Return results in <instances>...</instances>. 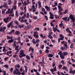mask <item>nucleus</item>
Listing matches in <instances>:
<instances>
[{"mask_svg": "<svg viewBox=\"0 0 75 75\" xmlns=\"http://www.w3.org/2000/svg\"><path fill=\"white\" fill-rule=\"evenodd\" d=\"M61 43L62 44H63V45H64V47H62L60 48V49L62 51H65V50L68 48V47H67V46H68L67 45V42L63 41L62 42H61Z\"/></svg>", "mask_w": 75, "mask_h": 75, "instance_id": "f257e3e1", "label": "nucleus"}, {"mask_svg": "<svg viewBox=\"0 0 75 75\" xmlns=\"http://www.w3.org/2000/svg\"><path fill=\"white\" fill-rule=\"evenodd\" d=\"M24 52L23 51V50H21L20 51V52L19 53V56L20 58H21L23 57H25L26 54H24Z\"/></svg>", "mask_w": 75, "mask_h": 75, "instance_id": "f03ea898", "label": "nucleus"}, {"mask_svg": "<svg viewBox=\"0 0 75 75\" xmlns=\"http://www.w3.org/2000/svg\"><path fill=\"white\" fill-rule=\"evenodd\" d=\"M59 36L60 38H59L58 39V40L59 42H60V40H64V36H63L62 34H60Z\"/></svg>", "mask_w": 75, "mask_h": 75, "instance_id": "7ed1b4c3", "label": "nucleus"}, {"mask_svg": "<svg viewBox=\"0 0 75 75\" xmlns=\"http://www.w3.org/2000/svg\"><path fill=\"white\" fill-rule=\"evenodd\" d=\"M6 29V27H4L3 28H0V31L1 32H4V33L5 32V30Z\"/></svg>", "mask_w": 75, "mask_h": 75, "instance_id": "20e7f679", "label": "nucleus"}, {"mask_svg": "<svg viewBox=\"0 0 75 75\" xmlns=\"http://www.w3.org/2000/svg\"><path fill=\"white\" fill-rule=\"evenodd\" d=\"M16 70H14L13 72V74L14 75H16H16H17V74L19 75V74H20V71H18H18H16Z\"/></svg>", "mask_w": 75, "mask_h": 75, "instance_id": "39448f33", "label": "nucleus"}, {"mask_svg": "<svg viewBox=\"0 0 75 75\" xmlns=\"http://www.w3.org/2000/svg\"><path fill=\"white\" fill-rule=\"evenodd\" d=\"M52 34V32H50L49 33L48 37L50 39H52L53 38V37L51 36V34Z\"/></svg>", "mask_w": 75, "mask_h": 75, "instance_id": "423d86ee", "label": "nucleus"}, {"mask_svg": "<svg viewBox=\"0 0 75 75\" xmlns=\"http://www.w3.org/2000/svg\"><path fill=\"white\" fill-rule=\"evenodd\" d=\"M36 33H37V32H35L34 33L33 35V37H34L35 38H39V36L38 35H37L36 34Z\"/></svg>", "mask_w": 75, "mask_h": 75, "instance_id": "0eeeda50", "label": "nucleus"}, {"mask_svg": "<svg viewBox=\"0 0 75 75\" xmlns=\"http://www.w3.org/2000/svg\"><path fill=\"white\" fill-rule=\"evenodd\" d=\"M4 7H5L6 8H8V6H7V4L6 2H4V4L3 5Z\"/></svg>", "mask_w": 75, "mask_h": 75, "instance_id": "6e6552de", "label": "nucleus"}, {"mask_svg": "<svg viewBox=\"0 0 75 75\" xmlns=\"http://www.w3.org/2000/svg\"><path fill=\"white\" fill-rule=\"evenodd\" d=\"M32 10H33V12H35V11H36V8L35 7V6L34 5H33L32 6Z\"/></svg>", "mask_w": 75, "mask_h": 75, "instance_id": "1a4fd4ad", "label": "nucleus"}, {"mask_svg": "<svg viewBox=\"0 0 75 75\" xmlns=\"http://www.w3.org/2000/svg\"><path fill=\"white\" fill-rule=\"evenodd\" d=\"M13 21H11L10 23L8 25H7V27L8 28H10V27H11V26H13Z\"/></svg>", "mask_w": 75, "mask_h": 75, "instance_id": "9d476101", "label": "nucleus"}, {"mask_svg": "<svg viewBox=\"0 0 75 75\" xmlns=\"http://www.w3.org/2000/svg\"><path fill=\"white\" fill-rule=\"evenodd\" d=\"M50 14V18L51 19H53L54 18V15L53 14H52V13L51 12L49 13Z\"/></svg>", "mask_w": 75, "mask_h": 75, "instance_id": "9b49d317", "label": "nucleus"}, {"mask_svg": "<svg viewBox=\"0 0 75 75\" xmlns=\"http://www.w3.org/2000/svg\"><path fill=\"white\" fill-rule=\"evenodd\" d=\"M63 70H65L66 72H68V69L67 68V67L65 66L63 67L62 68Z\"/></svg>", "mask_w": 75, "mask_h": 75, "instance_id": "f8f14e48", "label": "nucleus"}, {"mask_svg": "<svg viewBox=\"0 0 75 75\" xmlns=\"http://www.w3.org/2000/svg\"><path fill=\"white\" fill-rule=\"evenodd\" d=\"M38 6H39V8H41V7H42V6H41V2L40 1H39L38 2Z\"/></svg>", "mask_w": 75, "mask_h": 75, "instance_id": "ddd939ff", "label": "nucleus"}, {"mask_svg": "<svg viewBox=\"0 0 75 75\" xmlns=\"http://www.w3.org/2000/svg\"><path fill=\"white\" fill-rule=\"evenodd\" d=\"M50 71H57V66H55L53 69H50Z\"/></svg>", "mask_w": 75, "mask_h": 75, "instance_id": "4468645a", "label": "nucleus"}, {"mask_svg": "<svg viewBox=\"0 0 75 75\" xmlns=\"http://www.w3.org/2000/svg\"><path fill=\"white\" fill-rule=\"evenodd\" d=\"M14 41V40L13 39H11V40H9L8 41V43H9V44H10V43H11V42H13Z\"/></svg>", "mask_w": 75, "mask_h": 75, "instance_id": "2eb2a0df", "label": "nucleus"}, {"mask_svg": "<svg viewBox=\"0 0 75 75\" xmlns=\"http://www.w3.org/2000/svg\"><path fill=\"white\" fill-rule=\"evenodd\" d=\"M7 40H11L12 39H13V37H12V36H7Z\"/></svg>", "mask_w": 75, "mask_h": 75, "instance_id": "dca6fc26", "label": "nucleus"}, {"mask_svg": "<svg viewBox=\"0 0 75 75\" xmlns=\"http://www.w3.org/2000/svg\"><path fill=\"white\" fill-rule=\"evenodd\" d=\"M58 7L59 10H60V11H62L63 10V9L61 7V6H60L58 5Z\"/></svg>", "mask_w": 75, "mask_h": 75, "instance_id": "f3484780", "label": "nucleus"}, {"mask_svg": "<svg viewBox=\"0 0 75 75\" xmlns=\"http://www.w3.org/2000/svg\"><path fill=\"white\" fill-rule=\"evenodd\" d=\"M3 49H2L3 50V52H6V51H7V50H6V47H3Z\"/></svg>", "mask_w": 75, "mask_h": 75, "instance_id": "a211bd4d", "label": "nucleus"}, {"mask_svg": "<svg viewBox=\"0 0 75 75\" xmlns=\"http://www.w3.org/2000/svg\"><path fill=\"white\" fill-rule=\"evenodd\" d=\"M60 57L61 58V59H64L65 58V56L62 54L60 55Z\"/></svg>", "mask_w": 75, "mask_h": 75, "instance_id": "6ab92c4d", "label": "nucleus"}, {"mask_svg": "<svg viewBox=\"0 0 75 75\" xmlns=\"http://www.w3.org/2000/svg\"><path fill=\"white\" fill-rule=\"evenodd\" d=\"M45 8L47 9V10L48 11H50V8L48 7L47 6H45Z\"/></svg>", "mask_w": 75, "mask_h": 75, "instance_id": "aec40b11", "label": "nucleus"}, {"mask_svg": "<svg viewBox=\"0 0 75 75\" xmlns=\"http://www.w3.org/2000/svg\"><path fill=\"white\" fill-rule=\"evenodd\" d=\"M69 17L70 19H75V18L74 17V16H73L72 15H70L69 16Z\"/></svg>", "mask_w": 75, "mask_h": 75, "instance_id": "412c9836", "label": "nucleus"}, {"mask_svg": "<svg viewBox=\"0 0 75 75\" xmlns=\"http://www.w3.org/2000/svg\"><path fill=\"white\" fill-rule=\"evenodd\" d=\"M14 68L15 69H16V72H18V69L17 66V65H16L15 66Z\"/></svg>", "mask_w": 75, "mask_h": 75, "instance_id": "4be33fe9", "label": "nucleus"}, {"mask_svg": "<svg viewBox=\"0 0 75 75\" xmlns=\"http://www.w3.org/2000/svg\"><path fill=\"white\" fill-rule=\"evenodd\" d=\"M24 67L25 69V72H27L28 70V68H27V66H24Z\"/></svg>", "mask_w": 75, "mask_h": 75, "instance_id": "5701e85b", "label": "nucleus"}, {"mask_svg": "<svg viewBox=\"0 0 75 75\" xmlns=\"http://www.w3.org/2000/svg\"><path fill=\"white\" fill-rule=\"evenodd\" d=\"M35 41V39H33V40L32 41V42L34 44H36V42Z\"/></svg>", "mask_w": 75, "mask_h": 75, "instance_id": "b1692460", "label": "nucleus"}, {"mask_svg": "<svg viewBox=\"0 0 75 75\" xmlns=\"http://www.w3.org/2000/svg\"><path fill=\"white\" fill-rule=\"evenodd\" d=\"M63 54L65 56V55H68V52H64L63 53Z\"/></svg>", "mask_w": 75, "mask_h": 75, "instance_id": "393cba45", "label": "nucleus"}, {"mask_svg": "<svg viewBox=\"0 0 75 75\" xmlns=\"http://www.w3.org/2000/svg\"><path fill=\"white\" fill-rule=\"evenodd\" d=\"M27 19H25V20H23V19H22L21 21V22H22V23H26L27 22Z\"/></svg>", "mask_w": 75, "mask_h": 75, "instance_id": "a878e982", "label": "nucleus"}, {"mask_svg": "<svg viewBox=\"0 0 75 75\" xmlns=\"http://www.w3.org/2000/svg\"><path fill=\"white\" fill-rule=\"evenodd\" d=\"M57 28H55L54 27H53V30L54 31V32H55L56 31H57Z\"/></svg>", "mask_w": 75, "mask_h": 75, "instance_id": "bb28decb", "label": "nucleus"}, {"mask_svg": "<svg viewBox=\"0 0 75 75\" xmlns=\"http://www.w3.org/2000/svg\"><path fill=\"white\" fill-rule=\"evenodd\" d=\"M53 56H54V55L53 54H48V57H53Z\"/></svg>", "mask_w": 75, "mask_h": 75, "instance_id": "cd10ccee", "label": "nucleus"}, {"mask_svg": "<svg viewBox=\"0 0 75 75\" xmlns=\"http://www.w3.org/2000/svg\"><path fill=\"white\" fill-rule=\"evenodd\" d=\"M69 73H70V74H72L73 75H74V71L73 70L70 71H69Z\"/></svg>", "mask_w": 75, "mask_h": 75, "instance_id": "c85d7f7f", "label": "nucleus"}, {"mask_svg": "<svg viewBox=\"0 0 75 75\" xmlns=\"http://www.w3.org/2000/svg\"><path fill=\"white\" fill-rule=\"evenodd\" d=\"M8 20L7 19H4V21L5 23H7L8 22Z\"/></svg>", "mask_w": 75, "mask_h": 75, "instance_id": "c756f323", "label": "nucleus"}, {"mask_svg": "<svg viewBox=\"0 0 75 75\" xmlns=\"http://www.w3.org/2000/svg\"><path fill=\"white\" fill-rule=\"evenodd\" d=\"M29 17H30V15H29V13H27L26 17V18H29Z\"/></svg>", "mask_w": 75, "mask_h": 75, "instance_id": "7c9ffc66", "label": "nucleus"}, {"mask_svg": "<svg viewBox=\"0 0 75 75\" xmlns=\"http://www.w3.org/2000/svg\"><path fill=\"white\" fill-rule=\"evenodd\" d=\"M63 25V23H62V21H61V23L59 25V26L60 27H62Z\"/></svg>", "mask_w": 75, "mask_h": 75, "instance_id": "2f4dec72", "label": "nucleus"}, {"mask_svg": "<svg viewBox=\"0 0 75 75\" xmlns=\"http://www.w3.org/2000/svg\"><path fill=\"white\" fill-rule=\"evenodd\" d=\"M74 45V43H71V45L70 46V48H72V47H73V45Z\"/></svg>", "mask_w": 75, "mask_h": 75, "instance_id": "473e14b6", "label": "nucleus"}, {"mask_svg": "<svg viewBox=\"0 0 75 75\" xmlns=\"http://www.w3.org/2000/svg\"><path fill=\"white\" fill-rule=\"evenodd\" d=\"M8 1L9 3H8V4H9V5H11V1L10 0H8Z\"/></svg>", "mask_w": 75, "mask_h": 75, "instance_id": "72a5a7b5", "label": "nucleus"}, {"mask_svg": "<svg viewBox=\"0 0 75 75\" xmlns=\"http://www.w3.org/2000/svg\"><path fill=\"white\" fill-rule=\"evenodd\" d=\"M26 59H29V60H30V57L29 56L27 55L26 56Z\"/></svg>", "mask_w": 75, "mask_h": 75, "instance_id": "f704fd0d", "label": "nucleus"}, {"mask_svg": "<svg viewBox=\"0 0 75 75\" xmlns=\"http://www.w3.org/2000/svg\"><path fill=\"white\" fill-rule=\"evenodd\" d=\"M15 33L16 35H18V34H20V32L18 31H16Z\"/></svg>", "mask_w": 75, "mask_h": 75, "instance_id": "c9c22d12", "label": "nucleus"}, {"mask_svg": "<svg viewBox=\"0 0 75 75\" xmlns=\"http://www.w3.org/2000/svg\"><path fill=\"white\" fill-rule=\"evenodd\" d=\"M30 50H31V51H34V49L31 48V47H30L29 49V51H30Z\"/></svg>", "mask_w": 75, "mask_h": 75, "instance_id": "e433bc0d", "label": "nucleus"}, {"mask_svg": "<svg viewBox=\"0 0 75 75\" xmlns=\"http://www.w3.org/2000/svg\"><path fill=\"white\" fill-rule=\"evenodd\" d=\"M62 67V65L61 64H59L58 66V68L59 69H61Z\"/></svg>", "mask_w": 75, "mask_h": 75, "instance_id": "4c0bfd02", "label": "nucleus"}, {"mask_svg": "<svg viewBox=\"0 0 75 75\" xmlns=\"http://www.w3.org/2000/svg\"><path fill=\"white\" fill-rule=\"evenodd\" d=\"M13 9H11L10 11V13H9V14H10V13H11V14H12L13 13Z\"/></svg>", "mask_w": 75, "mask_h": 75, "instance_id": "58836bf2", "label": "nucleus"}, {"mask_svg": "<svg viewBox=\"0 0 75 75\" xmlns=\"http://www.w3.org/2000/svg\"><path fill=\"white\" fill-rule=\"evenodd\" d=\"M62 54V52L60 51L58 53V55H61Z\"/></svg>", "mask_w": 75, "mask_h": 75, "instance_id": "ea45409f", "label": "nucleus"}, {"mask_svg": "<svg viewBox=\"0 0 75 75\" xmlns=\"http://www.w3.org/2000/svg\"><path fill=\"white\" fill-rule=\"evenodd\" d=\"M29 26H28L26 27L25 28L24 30H28L29 29Z\"/></svg>", "mask_w": 75, "mask_h": 75, "instance_id": "a19ab883", "label": "nucleus"}, {"mask_svg": "<svg viewBox=\"0 0 75 75\" xmlns=\"http://www.w3.org/2000/svg\"><path fill=\"white\" fill-rule=\"evenodd\" d=\"M6 11V9H3L2 10V14H4V12H5Z\"/></svg>", "mask_w": 75, "mask_h": 75, "instance_id": "79ce46f5", "label": "nucleus"}, {"mask_svg": "<svg viewBox=\"0 0 75 75\" xmlns=\"http://www.w3.org/2000/svg\"><path fill=\"white\" fill-rule=\"evenodd\" d=\"M14 23L16 24V25H18V22L16 21H15Z\"/></svg>", "mask_w": 75, "mask_h": 75, "instance_id": "37998d69", "label": "nucleus"}, {"mask_svg": "<svg viewBox=\"0 0 75 75\" xmlns=\"http://www.w3.org/2000/svg\"><path fill=\"white\" fill-rule=\"evenodd\" d=\"M25 17H26V14H25L24 15V16L22 17V19H24L25 18Z\"/></svg>", "mask_w": 75, "mask_h": 75, "instance_id": "c03bdc74", "label": "nucleus"}, {"mask_svg": "<svg viewBox=\"0 0 75 75\" xmlns=\"http://www.w3.org/2000/svg\"><path fill=\"white\" fill-rule=\"evenodd\" d=\"M54 16L55 17V18H58V19H59V17H58V15H54Z\"/></svg>", "mask_w": 75, "mask_h": 75, "instance_id": "a18cd8bd", "label": "nucleus"}, {"mask_svg": "<svg viewBox=\"0 0 75 75\" xmlns=\"http://www.w3.org/2000/svg\"><path fill=\"white\" fill-rule=\"evenodd\" d=\"M4 67L6 68V69H8V66L7 65H4Z\"/></svg>", "mask_w": 75, "mask_h": 75, "instance_id": "49530a36", "label": "nucleus"}, {"mask_svg": "<svg viewBox=\"0 0 75 75\" xmlns=\"http://www.w3.org/2000/svg\"><path fill=\"white\" fill-rule=\"evenodd\" d=\"M64 21H69V19H63Z\"/></svg>", "mask_w": 75, "mask_h": 75, "instance_id": "de8ad7c7", "label": "nucleus"}, {"mask_svg": "<svg viewBox=\"0 0 75 75\" xmlns=\"http://www.w3.org/2000/svg\"><path fill=\"white\" fill-rule=\"evenodd\" d=\"M66 30L67 31V32H68V31L69 30V28H67L66 29Z\"/></svg>", "mask_w": 75, "mask_h": 75, "instance_id": "09e8293b", "label": "nucleus"}, {"mask_svg": "<svg viewBox=\"0 0 75 75\" xmlns=\"http://www.w3.org/2000/svg\"><path fill=\"white\" fill-rule=\"evenodd\" d=\"M39 42H40V40L38 39H37L36 40V43H38Z\"/></svg>", "mask_w": 75, "mask_h": 75, "instance_id": "8fccbe9b", "label": "nucleus"}, {"mask_svg": "<svg viewBox=\"0 0 75 75\" xmlns=\"http://www.w3.org/2000/svg\"><path fill=\"white\" fill-rule=\"evenodd\" d=\"M21 60L22 61V63H24V59L21 58Z\"/></svg>", "mask_w": 75, "mask_h": 75, "instance_id": "3c124183", "label": "nucleus"}, {"mask_svg": "<svg viewBox=\"0 0 75 75\" xmlns=\"http://www.w3.org/2000/svg\"><path fill=\"white\" fill-rule=\"evenodd\" d=\"M61 11H60V10L59 11L58 13H59L60 15H62V12H60Z\"/></svg>", "mask_w": 75, "mask_h": 75, "instance_id": "603ef678", "label": "nucleus"}, {"mask_svg": "<svg viewBox=\"0 0 75 75\" xmlns=\"http://www.w3.org/2000/svg\"><path fill=\"white\" fill-rule=\"evenodd\" d=\"M50 24L51 26H52V27H54L55 26V25H54L53 24V23L52 22H51L50 23Z\"/></svg>", "mask_w": 75, "mask_h": 75, "instance_id": "864d4df0", "label": "nucleus"}, {"mask_svg": "<svg viewBox=\"0 0 75 75\" xmlns=\"http://www.w3.org/2000/svg\"><path fill=\"white\" fill-rule=\"evenodd\" d=\"M61 62L62 63V64H63V65H65V62L64 60H62L61 61Z\"/></svg>", "mask_w": 75, "mask_h": 75, "instance_id": "5fc2aeb1", "label": "nucleus"}, {"mask_svg": "<svg viewBox=\"0 0 75 75\" xmlns=\"http://www.w3.org/2000/svg\"><path fill=\"white\" fill-rule=\"evenodd\" d=\"M52 66L53 67H55V62H54L52 64Z\"/></svg>", "mask_w": 75, "mask_h": 75, "instance_id": "6e6d98bb", "label": "nucleus"}, {"mask_svg": "<svg viewBox=\"0 0 75 75\" xmlns=\"http://www.w3.org/2000/svg\"><path fill=\"white\" fill-rule=\"evenodd\" d=\"M75 2V0H71V3L72 4H74Z\"/></svg>", "mask_w": 75, "mask_h": 75, "instance_id": "4d7b16f0", "label": "nucleus"}, {"mask_svg": "<svg viewBox=\"0 0 75 75\" xmlns=\"http://www.w3.org/2000/svg\"><path fill=\"white\" fill-rule=\"evenodd\" d=\"M17 67L18 68H20V67H21V66H20L19 64H17Z\"/></svg>", "mask_w": 75, "mask_h": 75, "instance_id": "13d9d810", "label": "nucleus"}, {"mask_svg": "<svg viewBox=\"0 0 75 75\" xmlns=\"http://www.w3.org/2000/svg\"><path fill=\"white\" fill-rule=\"evenodd\" d=\"M68 9H66L65 11V12L64 13L65 14H67V13L68 12Z\"/></svg>", "mask_w": 75, "mask_h": 75, "instance_id": "bf43d9fd", "label": "nucleus"}, {"mask_svg": "<svg viewBox=\"0 0 75 75\" xmlns=\"http://www.w3.org/2000/svg\"><path fill=\"white\" fill-rule=\"evenodd\" d=\"M35 30H37L38 31H39L40 29L38 28H35Z\"/></svg>", "mask_w": 75, "mask_h": 75, "instance_id": "052dcab7", "label": "nucleus"}, {"mask_svg": "<svg viewBox=\"0 0 75 75\" xmlns=\"http://www.w3.org/2000/svg\"><path fill=\"white\" fill-rule=\"evenodd\" d=\"M10 71H11V72L12 73V72H13V68H11Z\"/></svg>", "mask_w": 75, "mask_h": 75, "instance_id": "680f3d73", "label": "nucleus"}, {"mask_svg": "<svg viewBox=\"0 0 75 75\" xmlns=\"http://www.w3.org/2000/svg\"><path fill=\"white\" fill-rule=\"evenodd\" d=\"M41 48H42V49H43V48H44V45H42L41 46Z\"/></svg>", "mask_w": 75, "mask_h": 75, "instance_id": "e2e57ef3", "label": "nucleus"}, {"mask_svg": "<svg viewBox=\"0 0 75 75\" xmlns=\"http://www.w3.org/2000/svg\"><path fill=\"white\" fill-rule=\"evenodd\" d=\"M17 1L15 0L14 2V4H15V5H16L17 4Z\"/></svg>", "mask_w": 75, "mask_h": 75, "instance_id": "0e129e2a", "label": "nucleus"}, {"mask_svg": "<svg viewBox=\"0 0 75 75\" xmlns=\"http://www.w3.org/2000/svg\"><path fill=\"white\" fill-rule=\"evenodd\" d=\"M16 16L17 17L18 16V12L17 11H16Z\"/></svg>", "mask_w": 75, "mask_h": 75, "instance_id": "69168bd1", "label": "nucleus"}, {"mask_svg": "<svg viewBox=\"0 0 75 75\" xmlns=\"http://www.w3.org/2000/svg\"><path fill=\"white\" fill-rule=\"evenodd\" d=\"M3 72H4V75H6V72L5 71H3Z\"/></svg>", "mask_w": 75, "mask_h": 75, "instance_id": "338daca9", "label": "nucleus"}, {"mask_svg": "<svg viewBox=\"0 0 75 75\" xmlns=\"http://www.w3.org/2000/svg\"><path fill=\"white\" fill-rule=\"evenodd\" d=\"M69 19V18H67V17H66L63 18H62V19Z\"/></svg>", "mask_w": 75, "mask_h": 75, "instance_id": "774afa93", "label": "nucleus"}]
</instances>
